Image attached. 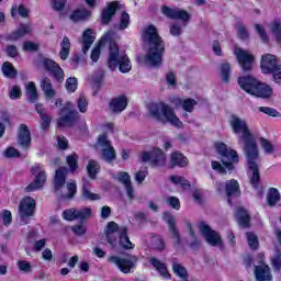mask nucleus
I'll return each instance as SVG.
<instances>
[{"mask_svg": "<svg viewBox=\"0 0 281 281\" xmlns=\"http://www.w3.org/2000/svg\"><path fill=\"white\" fill-rule=\"evenodd\" d=\"M16 12H19L20 16H23V19H25L27 14H30L27 9L24 8L23 5H20V7L13 5L11 8V16H16Z\"/></svg>", "mask_w": 281, "mask_h": 281, "instance_id": "obj_50", "label": "nucleus"}, {"mask_svg": "<svg viewBox=\"0 0 281 281\" xmlns=\"http://www.w3.org/2000/svg\"><path fill=\"white\" fill-rule=\"evenodd\" d=\"M20 153L19 150H16V148L14 147H8L4 150V157H7L8 159H12V157H20Z\"/></svg>", "mask_w": 281, "mask_h": 281, "instance_id": "obj_62", "label": "nucleus"}, {"mask_svg": "<svg viewBox=\"0 0 281 281\" xmlns=\"http://www.w3.org/2000/svg\"><path fill=\"white\" fill-rule=\"evenodd\" d=\"M40 87L46 98H54V95H56V90H54V86L52 85V80L49 78L43 77L40 81Z\"/></svg>", "mask_w": 281, "mask_h": 281, "instance_id": "obj_29", "label": "nucleus"}, {"mask_svg": "<svg viewBox=\"0 0 281 281\" xmlns=\"http://www.w3.org/2000/svg\"><path fill=\"white\" fill-rule=\"evenodd\" d=\"M260 69L262 74H272L274 82L281 83V65L278 57L271 54H263L260 60Z\"/></svg>", "mask_w": 281, "mask_h": 281, "instance_id": "obj_7", "label": "nucleus"}, {"mask_svg": "<svg viewBox=\"0 0 281 281\" xmlns=\"http://www.w3.org/2000/svg\"><path fill=\"white\" fill-rule=\"evenodd\" d=\"M167 204L170 205L173 210H181V202L177 196H169L167 199Z\"/></svg>", "mask_w": 281, "mask_h": 281, "instance_id": "obj_60", "label": "nucleus"}, {"mask_svg": "<svg viewBox=\"0 0 281 281\" xmlns=\"http://www.w3.org/2000/svg\"><path fill=\"white\" fill-rule=\"evenodd\" d=\"M2 72L5 78H16V70L14 66L10 61H7L2 66Z\"/></svg>", "mask_w": 281, "mask_h": 281, "instance_id": "obj_44", "label": "nucleus"}, {"mask_svg": "<svg viewBox=\"0 0 281 281\" xmlns=\"http://www.w3.org/2000/svg\"><path fill=\"white\" fill-rule=\"evenodd\" d=\"M40 45L34 42H24L23 50L24 52H38Z\"/></svg>", "mask_w": 281, "mask_h": 281, "instance_id": "obj_61", "label": "nucleus"}, {"mask_svg": "<svg viewBox=\"0 0 281 281\" xmlns=\"http://www.w3.org/2000/svg\"><path fill=\"white\" fill-rule=\"evenodd\" d=\"M21 95H22V91H21V87L19 86H13L9 91L10 100H19Z\"/></svg>", "mask_w": 281, "mask_h": 281, "instance_id": "obj_59", "label": "nucleus"}, {"mask_svg": "<svg viewBox=\"0 0 281 281\" xmlns=\"http://www.w3.org/2000/svg\"><path fill=\"white\" fill-rule=\"evenodd\" d=\"M259 146L262 148L266 155H273V151L276 150L273 144L267 138H260Z\"/></svg>", "mask_w": 281, "mask_h": 281, "instance_id": "obj_43", "label": "nucleus"}, {"mask_svg": "<svg viewBox=\"0 0 281 281\" xmlns=\"http://www.w3.org/2000/svg\"><path fill=\"white\" fill-rule=\"evenodd\" d=\"M60 52L59 56L63 60H67L69 58V52L71 49V41H69V37H64L60 43Z\"/></svg>", "mask_w": 281, "mask_h": 281, "instance_id": "obj_37", "label": "nucleus"}, {"mask_svg": "<svg viewBox=\"0 0 281 281\" xmlns=\"http://www.w3.org/2000/svg\"><path fill=\"white\" fill-rule=\"evenodd\" d=\"M176 166H179V168L188 166V158L179 151L172 153L170 157V168H176Z\"/></svg>", "mask_w": 281, "mask_h": 281, "instance_id": "obj_28", "label": "nucleus"}, {"mask_svg": "<svg viewBox=\"0 0 281 281\" xmlns=\"http://www.w3.org/2000/svg\"><path fill=\"white\" fill-rule=\"evenodd\" d=\"M280 191L277 188H270L267 193V203L270 207H274L280 203Z\"/></svg>", "mask_w": 281, "mask_h": 281, "instance_id": "obj_33", "label": "nucleus"}, {"mask_svg": "<svg viewBox=\"0 0 281 281\" xmlns=\"http://www.w3.org/2000/svg\"><path fill=\"white\" fill-rule=\"evenodd\" d=\"M237 34L239 36V38H249V33L247 32V27H245V25L243 24H238L237 25Z\"/></svg>", "mask_w": 281, "mask_h": 281, "instance_id": "obj_63", "label": "nucleus"}, {"mask_svg": "<svg viewBox=\"0 0 281 281\" xmlns=\"http://www.w3.org/2000/svg\"><path fill=\"white\" fill-rule=\"evenodd\" d=\"M236 218L241 227H249V213L245 209H237Z\"/></svg>", "mask_w": 281, "mask_h": 281, "instance_id": "obj_38", "label": "nucleus"}, {"mask_svg": "<svg viewBox=\"0 0 281 281\" xmlns=\"http://www.w3.org/2000/svg\"><path fill=\"white\" fill-rule=\"evenodd\" d=\"M171 183L175 186H180L182 190H188L190 188V182L181 176H171L170 178Z\"/></svg>", "mask_w": 281, "mask_h": 281, "instance_id": "obj_42", "label": "nucleus"}, {"mask_svg": "<svg viewBox=\"0 0 281 281\" xmlns=\"http://www.w3.org/2000/svg\"><path fill=\"white\" fill-rule=\"evenodd\" d=\"M78 89V79L76 77H70L66 80V90L68 93H74Z\"/></svg>", "mask_w": 281, "mask_h": 281, "instance_id": "obj_48", "label": "nucleus"}, {"mask_svg": "<svg viewBox=\"0 0 281 281\" xmlns=\"http://www.w3.org/2000/svg\"><path fill=\"white\" fill-rule=\"evenodd\" d=\"M271 32L276 36L277 42L281 43V23H280V21H274L271 24Z\"/></svg>", "mask_w": 281, "mask_h": 281, "instance_id": "obj_49", "label": "nucleus"}, {"mask_svg": "<svg viewBox=\"0 0 281 281\" xmlns=\"http://www.w3.org/2000/svg\"><path fill=\"white\" fill-rule=\"evenodd\" d=\"M67 164L71 170V172L78 170V155L71 154L67 157Z\"/></svg>", "mask_w": 281, "mask_h": 281, "instance_id": "obj_51", "label": "nucleus"}, {"mask_svg": "<svg viewBox=\"0 0 281 281\" xmlns=\"http://www.w3.org/2000/svg\"><path fill=\"white\" fill-rule=\"evenodd\" d=\"M151 245L157 251H164L166 249V244H164V239L160 237H153Z\"/></svg>", "mask_w": 281, "mask_h": 281, "instance_id": "obj_55", "label": "nucleus"}, {"mask_svg": "<svg viewBox=\"0 0 281 281\" xmlns=\"http://www.w3.org/2000/svg\"><path fill=\"white\" fill-rule=\"evenodd\" d=\"M255 280L256 281H271L273 276L271 274V268H269L265 262L259 261L255 266Z\"/></svg>", "mask_w": 281, "mask_h": 281, "instance_id": "obj_19", "label": "nucleus"}, {"mask_svg": "<svg viewBox=\"0 0 281 281\" xmlns=\"http://www.w3.org/2000/svg\"><path fill=\"white\" fill-rule=\"evenodd\" d=\"M128 25H131V15H128L126 12H123L119 24V30H126Z\"/></svg>", "mask_w": 281, "mask_h": 281, "instance_id": "obj_52", "label": "nucleus"}, {"mask_svg": "<svg viewBox=\"0 0 281 281\" xmlns=\"http://www.w3.org/2000/svg\"><path fill=\"white\" fill-rule=\"evenodd\" d=\"M18 144L22 150H27L32 144V134L30 133V127L25 124H22L19 127Z\"/></svg>", "mask_w": 281, "mask_h": 281, "instance_id": "obj_18", "label": "nucleus"}, {"mask_svg": "<svg viewBox=\"0 0 281 281\" xmlns=\"http://www.w3.org/2000/svg\"><path fill=\"white\" fill-rule=\"evenodd\" d=\"M128 106V100L124 95L116 97L110 102V110L112 113H122Z\"/></svg>", "mask_w": 281, "mask_h": 281, "instance_id": "obj_25", "label": "nucleus"}, {"mask_svg": "<svg viewBox=\"0 0 281 281\" xmlns=\"http://www.w3.org/2000/svg\"><path fill=\"white\" fill-rule=\"evenodd\" d=\"M120 2L117 1L108 3L106 8L102 12L103 25H109V23H111V19H113V16H115V12L120 10Z\"/></svg>", "mask_w": 281, "mask_h": 281, "instance_id": "obj_22", "label": "nucleus"}, {"mask_svg": "<svg viewBox=\"0 0 281 281\" xmlns=\"http://www.w3.org/2000/svg\"><path fill=\"white\" fill-rule=\"evenodd\" d=\"M89 106V101H87V97L85 94H80L77 99V108L80 113H87V109Z\"/></svg>", "mask_w": 281, "mask_h": 281, "instance_id": "obj_47", "label": "nucleus"}, {"mask_svg": "<svg viewBox=\"0 0 281 281\" xmlns=\"http://www.w3.org/2000/svg\"><path fill=\"white\" fill-rule=\"evenodd\" d=\"M113 38H115V33H113V31H109L93 48L91 53V60H93V63H98L100 59V50L104 45H108L110 49L108 57L109 69H111V71H115L119 67V71H121V74H128V71L133 69L131 59L126 54H120V48Z\"/></svg>", "mask_w": 281, "mask_h": 281, "instance_id": "obj_2", "label": "nucleus"}, {"mask_svg": "<svg viewBox=\"0 0 281 281\" xmlns=\"http://www.w3.org/2000/svg\"><path fill=\"white\" fill-rule=\"evenodd\" d=\"M26 94L29 95L30 102H36L38 100V92L36 91V83L30 81L25 85Z\"/></svg>", "mask_w": 281, "mask_h": 281, "instance_id": "obj_39", "label": "nucleus"}, {"mask_svg": "<svg viewBox=\"0 0 281 281\" xmlns=\"http://www.w3.org/2000/svg\"><path fill=\"white\" fill-rule=\"evenodd\" d=\"M146 177H148V168L144 167L135 173V181L144 183Z\"/></svg>", "mask_w": 281, "mask_h": 281, "instance_id": "obj_56", "label": "nucleus"}, {"mask_svg": "<svg viewBox=\"0 0 281 281\" xmlns=\"http://www.w3.org/2000/svg\"><path fill=\"white\" fill-rule=\"evenodd\" d=\"M260 113H265L266 115H269L270 117H280V112H278L273 108L269 106H259Z\"/></svg>", "mask_w": 281, "mask_h": 281, "instance_id": "obj_53", "label": "nucleus"}, {"mask_svg": "<svg viewBox=\"0 0 281 281\" xmlns=\"http://www.w3.org/2000/svg\"><path fill=\"white\" fill-rule=\"evenodd\" d=\"M229 126L235 135L240 134L238 144L239 146H244V153L248 164V175L250 176V183L254 188H258V183H260V171L258 169L260 157L258 144L254 138V133H251L247 121L236 115L231 116Z\"/></svg>", "mask_w": 281, "mask_h": 281, "instance_id": "obj_1", "label": "nucleus"}, {"mask_svg": "<svg viewBox=\"0 0 281 281\" xmlns=\"http://www.w3.org/2000/svg\"><path fill=\"white\" fill-rule=\"evenodd\" d=\"M78 209H68L61 213L64 221H76L78 218Z\"/></svg>", "mask_w": 281, "mask_h": 281, "instance_id": "obj_46", "label": "nucleus"}, {"mask_svg": "<svg viewBox=\"0 0 281 281\" xmlns=\"http://www.w3.org/2000/svg\"><path fill=\"white\" fill-rule=\"evenodd\" d=\"M164 221H166V223L169 225V232L171 234L175 247H180L181 235L179 234L177 226H175V217L170 213H165Z\"/></svg>", "mask_w": 281, "mask_h": 281, "instance_id": "obj_21", "label": "nucleus"}, {"mask_svg": "<svg viewBox=\"0 0 281 281\" xmlns=\"http://www.w3.org/2000/svg\"><path fill=\"white\" fill-rule=\"evenodd\" d=\"M147 109L149 115L159 122L171 124V126H176L177 128L183 126L181 120L175 114V110L164 103H150Z\"/></svg>", "mask_w": 281, "mask_h": 281, "instance_id": "obj_5", "label": "nucleus"}, {"mask_svg": "<svg viewBox=\"0 0 281 281\" xmlns=\"http://www.w3.org/2000/svg\"><path fill=\"white\" fill-rule=\"evenodd\" d=\"M137 256L130 255L124 258L120 256H111L108 258L110 265H115V267L121 271V273H133L137 267Z\"/></svg>", "mask_w": 281, "mask_h": 281, "instance_id": "obj_8", "label": "nucleus"}, {"mask_svg": "<svg viewBox=\"0 0 281 281\" xmlns=\"http://www.w3.org/2000/svg\"><path fill=\"white\" fill-rule=\"evenodd\" d=\"M120 245L123 249H135V245L128 238V228L121 226L119 229Z\"/></svg>", "mask_w": 281, "mask_h": 281, "instance_id": "obj_27", "label": "nucleus"}, {"mask_svg": "<svg viewBox=\"0 0 281 281\" xmlns=\"http://www.w3.org/2000/svg\"><path fill=\"white\" fill-rule=\"evenodd\" d=\"M87 172L90 177V179H95V176L98 172H100V164L95 160H89L87 166Z\"/></svg>", "mask_w": 281, "mask_h": 281, "instance_id": "obj_41", "label": "nucleus"}, {"mask_svg": "<svg viewBox=\"0 0 281 281\" xmlns=\"http://www.w3.org/2000/svg\"><path fill=\"white\" fill-rule=\"evenodd\" d=\"M34 207H36V202L33 198H24L19 206V214L21 218H27V216H32L34 214Z\"/></svg>", "mask_w": 281, "mask_h": 281, "instance_id": "obj_20", "label": "nucleus"}, {"mask_svg": "<svg viewBox=\"0 0 281 281\" xmlns=\"http://www.w3.org/2000/svg\"><path fill=\"white\" fill-rule=\"evenodd\" d=\"M161 11L165 16H168V19H177L183 23H188V21H190V13L183 9L162 7Z\"/></svg>", "mask_w": 281, "mask_h": 281, "instance_id": "obj_17", "label": "nucleus"}, {"mask_svg": "<svg viewBox=\"0 0 281 281\" xmlns=\"http://www.w3.org/2000/svg\"><path fill=\"white\" fill-rule=\"evenodd\" d=\"M75 120H78V112L74 110V103H65L60 111V117L57 121L58 126H71Z\"/></svg>", "mask_w": 281, "mask_h": 281, "instance_id": "obj_14", "label": "nucleus"}, {"mask_svg": "<svg viewBox=\"0 0 281 281\" xmlns=\"http://www.w3.org/2000/svg\"><path fill=\"white\" fill-rule=\"evenodd\" d=\"M67 168L61 167L56 170L55 177H54V188L56 194L61 196V199H74L76 195V182L75 180H70L67 183V187H65V181L67 180Z\"/></svg>", "mask_w": 281, "mask_h": 281, "instance_id": "obj_6", "label": "nucleus"}, {"mask_svg": "<svg viewBox=\"0 0 281 281\" xmlns=\"http://www.w3.org/2000/svg\"><path fill=\"white\" fill-rule=\"evenodd\" d=\"M199 229L209 245H212V247H223L221 235L216 231H213L205 222L199 224Z\"/></svg>", "mask_w": 281, "mask_h": 281, "instance_id": "obj_13", "label": "nucleus"}, {"mask_svg": "<svg viewBox=\"0 0 281 281\" xmlns=\"http://www.w3.org/2000/svg\"><path fill=\"white\" fill-rule=\"evenodd\" d=\"M225 190L227 196H238L240 192V184H238L237 180H229L226 182Z\"/></svg>", "mask_w": 281, "mask_h": 281, "instance_id": "obj_35", "label": "nucleus"}, {"mask_svg": "<svg viewBox=\"0 0 281 281\" xmlns=\"http://www.w3.org/2000/svg\"><path fill=\"white\" fill-rule=\"evenodd\" d=\"M40 65L44 67L46 71H49L50 76H53L57 82H63V80H65V72L56 61L48 58H42Z\"/></svg>", "mask_w": 281, "mask_h": 281, "instance_id": "obj_16", "label": "nucleus"}, {"mask_svg": "<svg viewBox=\"0 0 281 281\" xmlns=\"http://www.w3.org/2000/svg\"><path fill=\"white\" fill-rule=\"evenodd\" d=\"M18 268L24 273H32V263H30V261L19 260Z\"/></svg>", "mask_w": 281, "mask_h": 281, "instance_id": "obj_58", "label": "nucleus"}, {"mask_svg": "<svg viewBox=\"0 0 281 281\" xmlns=\"http://www.w3.org/2000/svg\"><path fill=\"white\" fill-rule=\"evenodd\" d=\"M172 270L178 276V278H181L182 281H188V270L179 263H173Z\"/></svg>", "mask_w": 281, "mask_h": 281, "instance_id": "obj_45", "label": "nucleus"}, {"mask_svg": "<svg viewBox=\"0 0 281 281\" xmlns=\"http://www.w3.org/2000/svg\"><path fill=\"white\" fill-rule=\"evenodd\" d=\"M246 238L248 240V245L250 249H256L258 247V237L254 233H247Z\"/></svg>", "mask_w": 281, "mask_h": 281, "instance_id": "obj_57", "label": "nucleus"}, {"mask_svg": "<svg viewBox=\"0 0 281 281\" xmlns=\"http://www.w3.org/2000/svg\"><path fill=\"white\" fill-rule=\"evenodd\" d=\"M140 159L145 164H150L151 168H161L166 166V154L159 148H154L151 151H144Z\"/></svg>", "mask_w": 281, "mask_h": 281, "instance_id": "obj_11", "label": "nucleus"}, {"mask_svg": "<svg viewBox=\"0 0 281 281\" xmlns=\"http://www.w3.org/2000/svg\"><path fill=\"white\" fill-rule=\"evenodd\" d=\"M117 232L120 233V226H117V223L110 222L105 231V237L111 247H115L117 243Z\"/></svg>", "mask_w": 281, "mask_h": 281, "instance_id": "obj_24", "label": "nucleus"}, {"mask_svg": "<svg viewBox=\"0 0 281 281\" xmlns=\"http://www.w3.org/2000/svg\"><path fill=\"white\" fill-rule=\"evenodd\" d=\"M32 32V27L27 24H21L15 31H13L9 35L10 41H19V38H23V36H27Z\"/></svg>", "mask_w": 281, "mask_h": 281, "instance_id": "obj_30", "label": "nucleus"}, {"mask_svg": "<svg viewBox=\"0 0 281 281\" xmlns=\"http://www.w3.org/2000/svg\"><path fill=\"white\" fill-rule=\"evenodd\" d=\"M81 196L85 201H100V194L91 192V183L83 179Z\"/></svg>", "mask_w": 281, "mask_h": 281, "instance_id": "obj_26", "label": "nucleus"}, {"mask_svg": "<svg viewBox=\"0 0 281 281\" xmlns=\"http://www.w3.org/2000/svg\"><path fill=\"white\" fill-rule=\"evenodd\" d=\"M150 265L158 271V273L165 278V280H168L170 278V273L168 272V268L166 267V263L161 262L159 259L151 257L149 259Z\"/></svg>", "mask_w": 281, "mask_h": 281, "instance_id": "obj_31", "label": "nucleus"}, {"mask_svg": "<svg viewBox=\"0 0 281 281\" xmlns=\"http://www.w3.org/2000/svg\"><path fill=\"white\" fill-rule=\"evenodd\" d=\"M32 175H34L35 179L32 183L26 187V192H34L36 190H41L43 186H45V181H47V175L43 167L40 165H35L31 169Z\"/></svg>", "mask_w": 281, "mask_h": 281, "instance_id": "obj_15", "label": "nucleus"}, {"mask_svg": "<svg viewBox=\"0 0 281 281\" xmlns=\"http://www.w3.org/2000/svg\"><path fill=\"white\" fill-rule=\"evenodd\" d=\"M215 150L222 158V164L227 170H234V164H238V153L227 148L225 143H215Z\"/></svg>", "mask_w": 281, "mask_h": 281, "instance_id": "obj_9", "label": "nucleus"}, {"mask_svg": "<svg viewBox=\"0 0 281 281\" xmlns=\"http://www.w3.org/2000/svg\"><path fill=\"white\" fill-rule=\"evenodd\" d=\"M143 38L149 45L148 53L145 56V63L150 67H159L164 60L166 46L157 32V27L155 25L146 27L143 32Z\"/></svg>", "mask_w": 281, "mask_h": 281, "instance_id": "obj_3", "label": "nucleus"}, {"mask_svg": "<svg viewBox=\"0 0 281 281\" xmlns=\"http://www.w3.org/2000/svg\"><path fill=\"white\" fill-rule=\"evenodd\" d=\"M97 148L101 151V159L111 164V161H115L116 154L115 148L111 145V140L106 137V134L100 135L97 142Z\"/></svg>", "mask_w": 281, "mask_h": 281, "instance_id": "obj_10", "label": "nucleus"}, {"mask_svg": "<svg viewBox=\"0 0 281 281\" xmlns=\"http://www.w3.org/2000/svg\"><path fill=\"white\" fill-rule=\"evenodd\" d=\"M41 120V126L43 131H47V128H49V124L52 123V117H49L48 114H42Z\"/></svg>", "mask_w": 281, "mask_h": 281, "instance_id": "obj_64", "label": "nucleus"}, {"mask_svg": "<svg viewBox=\"0 0 281 281\" xmlns=\"http://www.w3.org/2000/svg\"><path fill=\"white\" fill-rule=\"evenodd\" d=\"M91 16V11L86 9H77L70 14V21L78 23V21H87Z\"/></svg>", "mask_w": 281, "mask_h": 281, "instance_id": "obj_34", "label": "nucleus"}, {"mask_svg": "<svg viewBox=\"0 0 281 281\" xmlns=\"http://www.w3.org/2000/svg\"><path fill=\"white\" fill-rule=\"evenodd\" d=\"M116 179L120 183L124 184L128 199H135V191L133 190V186L131 184V175L121 171L116 175Z\"/></svg>", "mask_w": 281, "mask_h": 281, "instance_id": "obj_23", "label": "nucleus"}, {"mask_svg": "<svg viewBox=\"0 0 281 281\" xmlns=\"http://www.w3.org/2000/svg\"><path fill=\"white\" fill-rule=\"evenodd\" d=\"M220 74L224 82H229V76L232 75V64L224 61L220 66Z\"/></svg>", "mask_w": 281, "mask_h": 281, "instance_id": "obj_40", "label": "nucleus"}, {"mask_svg": "<svg viewBox=\"0 0 281 281\" xmlns=\"http://www.w3.org/2000/svg\"><path fill=\"white\" fill-rule=\"evenodd\" d=\"M95 41V36H93V30L88 29L83 32V37H82V52L83 54H87L89 49L91 48V45H93V42Z\"/></svg>", "mask_w": 281, "mask_h": 281, "instance_id": "obj_32", "label": "nucleus"}, {"mask_svg": "<svg viewBox=\"0 0 281 281\" xmlns=\"http://www.w3.org/2000/svg\"><path fill=\"white\" fill-rule=\"evenodd\" d=\"M234 55L237 58L238 65L243 71H251L256 57L249 50H245L240 47H235Z\"/></svg>", "mask_w": 281, "mask_h": 281, "instance_id": "obj_12", "label": "nucleus"}, {"mask_svg": "<svg viewBox=\"0 0 281 281\" xmlns=\"http://www.w3.org/2000/svg\"><path fill=\"white\" fill-rule=\"evenodd\" d=\"M238 85L243 91L255 98L269 100L273 95V88L267 83L260 82L254 76H246L238 78Z\"/></svg>", "mask_w": 281, "mask_h": 281, "instance_id": "obj_4", "label": "nucleus"}, {"mask_svg": "<svg viewBox=\"0 0 281 281\" xmlns=\"http://www.w3.org/2000/svg\"><path fill=\"white\" fill-rule=\"evenodd\" d=\"M91 214H92L91 207L77 210V218H79L80 221L90 218Z\"/></svg>", "mask_w": 281, "mask_h": 281, "instance_id": "obj_54", "label": "nucleus"}, {"mask_svg": "<svg viewBox=\"0 0 281 281\" xmlns=\"http://www.w3.org/2000/svg\"><path fill=\"white\" fill-rule=\"evenodd\" d=\"M176 104H179L186 111V113H192L194 106H196V100L194 99H177Z\"/></svg>", "mask_w": 281, "mask_h": 281, "instance_id": "obj_36", "label": "nucleus"}]
</instances>
